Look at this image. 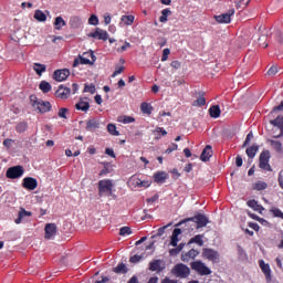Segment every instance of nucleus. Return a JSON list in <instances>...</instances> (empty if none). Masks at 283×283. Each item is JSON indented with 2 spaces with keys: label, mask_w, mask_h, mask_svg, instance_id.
Wrapping results in <instances>:
<instances>
[{
  "label": "nucleus",
  "mask_w": 283,
  "mask_h": 283,
  "mask_svg": "<svg viewBox=\"0 0 283 283\" xmlns=\"http://www.w3.org/2000/svg\"><path fill=\"white\" fill-rule=\"evenodd\" d=\"M189 222H195L197 224V229H203V227H207L209 224V218L207 216L199 213L195 217L184 219L179 221L176 227H182V224H186V227H189Z\"/></svg>",
  "instance_id": "1"
},
{
  "label": "nucleus",
  "mask_w": 283,
  "mask_h": 283,
  "mask_svg": "<svg viewBox=\"0 0 283 283\" xmlns=\"http://www.w3.org/2000/svg\"><path fill=\"white\" fill-rule=\"evenodd\" d=\"M30 102L32 107H36L40 114H48V112H52V104L43 99H38L35 95L30 96Z\"/></svg>",
  "instance_id": "2"
},
{
  "label": "nucleus",
  "mask_w": 283,
  "mask_h": 283,
  "mask_svg": "<svg viewBox=\"0 0 283 283\" xmlns=\"http://www.w3.org/2000/svg\"><path fill=\"white\" fill-rule=\"evenodd\" d=\"M95 62L96 55H94V52H86L74 60L73 67H78V65H94Z\"/></svg>",
  "instance_id": "3"
},
{
  "label": "nucleus",
  "mask_w": 283,
  "mask_h": 283,
  "mask_svg": "<svg viewBox=\"0 0 283 283\" xmlns=\"http://www.w3.org/2000/svg\"><path fill=\"white\" fill-rule=\"evenodd\" d=\"M171 273L175 277H179L180 280H186L189 275H191V269H189L184 263H178L171 269Z\"/></svg>",
  "instance_id": "4"
},
{
  "label": "nucleus",
  "mask_w": 283,
  "mask_h": 283,
  "mask_svg": "<svg viewBox=\"0 0 283 283\" xmlns=\"http://www.w3.org/2000/svg\"><path fill=\"white\" fill-rule=\"evenodd\" d=\"M190 268L192 269V271H196V273L201 276L211 275L212 273L211 269L207 266V264H205V262L202 261L191 262Z\"/></svg>",
  "instance_id": "5"
},
{
  "label": "nucleus",
  "mask_w": 283,
  "mask_h": 283,
  "mask_svg": "<svg viewBox=\"0 0 283 283\" xmlns=\"http://www.w3.org/2000/svg\"><path fill=\"white\" fill-rule=\"evenodd\" d=\"M270 160H271V151L263 150L259 157L260 169H263V171H273V168H271V164H269Z\"/></svg>",
  "instance_id": "6"
},
{
  "label": "nucleus",
  "mask_w": 283,
  "mask_h": 283,
  "mask_svg": "<svg viewBox=\"0 0 283 283\" xmlns=\"http://www.w3.org/2000/svg\"><path fill=\"white\" fill-rule=\"evenodd\" d=\"M114 184L111 179H103L98 181V193L99 196L106 195L112 196Z\"/></svg>",
  "instance_id": "7"
},
{
  "label": "nucleus",
  "mask_w": 283,
  "mask_h": 283,
  "mask_svg": "<svg viewBox=\"0 0 283 283\" xmlns=\"http://www.w3.org/2000/svg\"><path fill=\"white\" fill-rule=\"evenodd\" d=\"M25 174L23 166H13L8 168L6 177L10 178V180H17V178H21Z\"/></svg>",
  "instance_id": "8"
},
{
  "label": "nucleus",
  "mask_w": 283,
  "mask_h": 283,
  "mask_svg": "<svg viewBox=\"0 0 283 283\" xmlns=\"http://www.w3.org/2000/svg\"><path fill=\"white\" fill-rule=\"evenodd\" d=\"M148 269L153 273L154 272L163 273V271H165V269H167V264L160 259H154L153 261L149 262Z\"/></svg>",
  "instance_id": "9"
},
{
  "label": "nucleus",
  "mask_w": 283,
  "mask_h": 283,
  "mask_svg": "<svg viewBox=\"0 0 283 283\" xmlns=\"http://www.w3.org/2000/svg\"><path fill=\"white\" fill-rule=\"evenodd\" d=\"M202 256L210 262H218L220 260V253L211 248H203Z\"/></svg>",
  "instance_id": "10"
},
{
  "label": "nucleus",
  "mask_w": 283,
  "mask_h": 283,
  "mask_svg": "<svg viewBox=\"0 0 283 283\" xmlns=\"http://www.w3.org/2000/svg\"><path fill=\"white\" fill-rule=\"evenodd\" d=\"M235 14V9H230L228 12L214 15L217 23H231V18Z\"/></svg>",
  "instance_id": "11"
},
{
  "label": "nucleus",
  "mask_w": 283,
  "mask_h": 283,
  "mask_svg": "<svg viewBox=\"0 0 283 283\" xmlns=\"http://www.w3.org/2000/svg\"><path fill=\"white\" fill-rule=\"evenodd\" d=\"M22 187L23 189H28V191H34L39 187V181L33 177H25L22 181Z\"/></svg>",
  "instance_id": "12"
},
{
  "label": "nucleus",
  "mask_w": 283,
  "mask_h": 283,
  "mask_svg": "<svg viewBox=\"0 0 283 283\" xmlns=\"http://www.w3.org/2000/svg\"><path fill=\"white\" fill-rule=\"evenodd\" d=\"M88 36H91V39H98V41H107L109 34L107 31L97 28L94 32L88 33Z\"/></svg>",
  "instance_id": "13"
},
{
  "label": "nucleus",
  "mask_w": 283,
  "mask_h": 283,
  "mask_svg": "<svg viewBox=\"0 0 283 283\" xmlns=\"http://www.w3.org/2000/svg\"><path fill=\"white\" fill-rule=\"evenodd\" d=\"M70 76V70L67 69H62V70H56L53 73V78L57 81L59 83L63 81H67V77Z\"/></svg>",
  "instance_id": "14"
},
{
  "label": "nucleus",
  "mask_w": 283,
  "mask_h": 283,
  "mask_svg": "<svg viewBox=\"0 0 283 283\" xmlns=\"http://www.w3.org/2000/svg\"><path fill=\"white\" fill-rule=\"evenodd\" d=\"M44 238L45 240H52L56 235V223H46L44 228Z\"/></svg>",
  "instance_id": "15"
},
{
  "label": "nucleus",
  "mask_w": 283,
  "mask_h": 283,
  "mask_svg": "<svg viewBox=\"0 0 283 283\" xmlns=\"http://www.w3.org/2000/svg\"><path fill=\"white\" fill-rule=\"evenodd\" d=\"M198 255H200V251L191 249L188 252L181 254V262H191V260H196Z\"/></svg>",
  "instance_id": "16"
},
{
  "label": "nucleus",
  "mask_w": 283,
  "mask_h": 283,
  "mask_svg": "<svg viewBox=\"0 0 283 283\" xmlns=\"http://www.w3.org/2000/svg\"><path fill=\"white\" fill-rule=\"evenodd\" d=\"M72 93V90L70 87H64L63 85H60L57 91L55 92L56 98H62V101H65L66 98H70V94Z\"/></svg>",
  "instance_id": "17"
},
{
  "label": "nucleus",
  "mask_w": 283,
  "mask_h": 283,
  "mask_svg": "<svg viewBox=\"0 0 283 283\" xmlns=\"http://www.w3.org/2000/svg\"><path fill=\"white\" fill-rule=\"evenodd\" d=\"M260 269L262 273L265 275L266 282H271L272 276H271V265L264 262V260L259 261Z\"/></svg>",
  "instance_id": "18"
},
{
  "label": "nucleus",
  "mask_w": 283,
  "mask_h": 283,
  "mask_svg": "<svg viewBox=\"0 0 283 283\" xmlns=\"http://www.w3.org/2000/svg\"><path fill=\"white\" fill-rule=\"evenodd\" d=\"M211 156H213V149L211 145H207L201 153L200 160H202V163H209Z\"/></svg>",
  "instance_id": "19"
},
{
  "label": "nucleus",
  "mask_w": 283,
  "mask_h": 283,
  "mask_svg": "<svg viewBox=\"0 0 283 283\" xmlns=\"http://www.w3.org/2000/svg\"><path fill=\"white\" fill-rule=\"evenodd\" d=\"M270 125H273V127H279L281 133H280V135L275 136V138H282V136H283V116H277L275 119H271Z\"/></svg>",
  "instance_id": "20"
},
{
  "label": "nucleus",
  "mask_w": 283,
  "mask_h": 283,
  "mask_svg": "<svg viewBox=\"0 0 283 283\" xmlns=\"http://www.w3.org/2000/svg\"><path fill=\"white\" fill-rule=\"evenodd\" d=\"M182 233V229L176 228L172 231V234L170 237V243L169 247H178V242H180V239L178 238Z\"/></svg>",
  "instance_id": "21"
},
{
  "label": "nucleus",
  "mask_w": 283,
  "mask_h": 283,
  "mask_svg": "<svg viewBox=\"0 0 283 283\" xmlns=\"http://www.w3.org/2000/svg\"><path fill=\"white\" fill-rule=\"evenodd\" d=\"M167 178H169V175L165 171H159L154 174V180L158 185H165V182L167 181Z\"/></svg>",
  "instance_id": "22"
},
{
  "label": "nucleus",
  "mask_w": 283,
  "mask_h": 283,
  "mask_svg": "<svg viewBox=\"0 0 283 283\" xmlns=\"http://www.w3.org/2000/svg\"><path fill=\"white\" fill-rule=\"evenodd\" d=\"M69 25L72 30H78V28L83 25V22L81 21V17L78 15L71 17Z\"/></svg>",
  "instance_id": "23"
},
{
  "label": "nucleus",
  "mask_w": 283,
  "mask_h": 283,
  "mask_svg": "<svg viewBox=\"0 0 283 283\" xmlns=\"http://www.w3.org/2000/svg\"><path fill=\"white\" fill-rule=\"evenodd\" d=\"M32 216V212L27 211L25 209L21 208L18 218L14 220L15 224H21L23 222V218L28 217L30 218Z\"/></svg>",
  "instance_id": "24"
},
{
  "label": "nucleus",
  "mask_w": 283,
  "mask_h": 283,
  "mask_svg": "<svg viewBox=\"0 0 283 283\" xmlns=\"http://www.w3.org/2000/svg\"><path fill=\"white\" fill-rule=\"evenodd\" d=\"M75 109L78 112H88L90 102H85V99L81 98L78 103L75 104Z\"/></svg>",
  "instance_id": "25"
},
{
  "label": "nucleus",
  "mask_w": 283,
  "mask_h": 283,
  "mask_svg": "<svg viewBox=\"0 0 283 283\" xmlns=\"http://www.w3.org/2000/svg\"><path fill=\"white\" fill-rule=\"evenodd\" d=\"M186 243H180L179 245L169 249L168 253L170 255V258H176L177 255H180V253L182 252V249H185Z\"/></svg>",
  "instance_id": "26"
},
{
  "label": "nucleus",
  "mask_w": 283,
  "mask_h": 283,
  "mask_svg": "<svg viewBox=\"0 0 283 283\" xmlns=\"http://www.w3.org/2000/svg\"><path fill=\"white\" fill-rule=\"evenodd\" d=\"M209 114L211 118H220L222 111L220 109V105H212L209 108Z\"/></svg>",
  "instance_id": "27"
},
{
  "label": "nucleus",
  "mask_w": 283,
  "mask_h": 283,
  "mask_svg": "<svg viewBox=\"0 0 283 283\" xmlns=\"http://www.w3.org/2000/svg\"><path fill=\"white\" fill-rule=\"evenodd\" d=\"M258 151H260V146L254 144L247 148L245 154L248 158L253 159V157L258 154Z\"/></svg>",
  "instance_id": "28"
},
{
  "label": "nucleus",
  "mask_w": 283,
  "mask_h": 283,
  "mask_svg": "<svg viewBox=\"0 0 283 283\" xmlns=\"http://www.w3.org/2000/svg\"><path fill=\"white\" fill-rule=\"evenodd\" d=\"M248 207H250V209H253V211H258L259 213H262V211H264V207H262V205L258 203L256 200H249L247 202Z\"/></svg>",
  "instance_id": "29"
},
{
  "label": "nucleus",
  "mask_w": 283,
  "mask_h": 283,
  "mask_svg": "<svg viewBox=\"0 0 283 283\" xmlns=\"http://www.w3.org/2000/svg\"><path fill=\"white\" fill-rule=\"evenodd\" d=\"M140 181L142 179L138 177V175H133L128 180V185L134 189H138L140 187Z\"/></svg>",
  "instance_id": "30"
},
{
  "label": "nucleus",
  "mask_w": 283,
  "mask_h": 283,
  "mask_svg": "<svg viewBox=\"0 0 283 283\" xmlns=\"http://www.w3.org/2000/svg\"><path fill=\"white\" fill-rule=\"evenodd\" d=\"M202 238H205L203 234H197L189 240L188 244H198V247H205V241Z\"/></svg>",
  "instance_id": "31"
},
{
  "label": "nucleus",
  "mask_w": 283,
  "mask_h": 283,
  "mask_svg": "<svg viewBox=\"0 0 283 283\" xmlns=\"http://www.w3.org/2000/svg\"><path fill=\"white\" fill-rule=\"evenodd\" d=\"M140 111L143 114H147L148 116H150L151 112H154V106H151V104L147 102H143L140 104Z\"/></svg>",
  "instance_id": "32"
},
{
  "label": "nucleus",
  "mask_w": 283,
  "mask_h": 283,
  "mask_svg": "<svg viewBox=\"0 0 283 283\" xmlns=\"http://www.w3.org/2000/svg\"><path fill=\"white\" fill-rule=\"evenodd\" d=\"M53 25L55 30H62L65 28V25H67V22L64 21L63 17H56Z\"/></svg>",
  "instance_id": "33"
},
{
  "label": "nucleus",
  "mask_w": 283,
  "mask_h": 283,
  "mask_svg": "<svg viewBox=\"0 0 283 283\" xmlns=\"http://www.w3.org/2000/svg\"><path fill=\"white\" fill-rule=\"evenodd\" d=\"M33 70L35 72V74H38V76H42L43 72H45V70H48V66H45V64L34 63Z\"/></svg>",
  "instance_id": "34"
},
{
  "label": "nucleus",
  "mask_w": 283,
  "mask_h": 283,
  "mask_svg": "<svg viewBox=\"0 0 283 283\" xmlns=\"http://www.w3.org/2000/svg\"><path fill=\"white\" fill-rule=\"evenodd\" d=\"M118 123H123L124 125H129V123H136V118L127 115L119 116L117 118Z\"/></svg>",
  "instance_id": "35"
},
{
  "label": "nucleus",
  "mask_w": 283,
  "mask_h": 283,
  "mask_svg": "<svg viewBox=\"0 0 283 283\" xmlns=\"http://www.w3.org/2000/svg\"><path fill=\"white\" fill-rule=\"evenodd\" d=\"M128 269H127V265L125 263H119L117 266H115L113 269V272L114 273H117V274H123L125 275L127 273Z\"/></svg>",
  "instance_id": "36"
},
{
  "label": "nucleus",
  "mask_w": 283,
  "mask_h": 283,
  "mask_svg": "<svg viewBox=\"0 0 283 283\" xmlns=\"http://www.w3.org/2000/svg\"><path fill=\"white\" fill-rule=\"evenodd\" d=\"M269 187V184H266L265 181H256L255 184H253L252 189H254V191H264V189H266Z\"/></svg>",
  "instance_id": "37"
},
{
  "label": "nucleus",
  "mask_w": 283,
  "mask_h": 283,
  "mask_svg": "<svg viewBox=\"0 0 283 283\" xmlns=\"http://www.w3.org/2000/svg\"><path fill=\"white\" fill-rule=\"evenodd\" d=\"M39 87L41 92H43V94H48L49 92H52V85L50 84V82L42 81Z\"/></svg>",
  "instance_id": "38"
},
{
  "label": "nucleus",
  "mask_w": 283,
  "mask_h": 283,
  "mask_svg": "<svg viewBox=\"0 0 283 283\" xmlns=\"http://www.w3.org/2000/svg\"><path fill=\"white\" fill-rule=\"evenodd\" d=\"M94 129H98V120L90 119L86 123V132H94Z\"/></svg>",
  "instance_id": "39"
},
{
  "label": "nucleus",
  "mask_w": 283,
  "mask_h": 283,
  "mask_svg": "<svg viewBox=\"0 0 283 283\" xmlns=\"http://www.w3.org/2000/svg\"><path fill=\"white\" fill-rule=\"evenodd\" d=\"M136 17L134 15H122L120 22L124 23V25H133Z\"/></svg>",
  "instance_id": "40"
},
{
  "label": "nucleus",
  "mask_w": 283,
  "mask_h": 283,
  "mask_svg": "<svg viewBox=\"0 0 283 283\" xmlns=\"http://www.w3.org/2000/svg\"><path fill=\"white\" fill-rule=\"evenodd\" d=\"M153 134L156 135L155 139L160 140L163 136H167V132L163 127H156V129L153 130Z\"/></svg>",
  "instance_id": "41"
},
{
  "label": "nucleus",
  "mask_w": 283,
  "mask_h": 283,
  "mask_svg": "<svg viewBox=\"0 0 283 283\" xmlns=\"http://www.w3.org/2000/svg\"><path fill=\"white\" fill-rule=\"evenodd\" d=\"M15 132L18 134H23L24 132H28V122H20L15 125Z\"/></svg>",
  "instance_id": "42"
},
{
  "label": "nucleus",
  "mask_w": 283,
  "mask_h": 283,
  "mask_svg": "<svg viewBox=\"0 0 283 283\" xmlns=\"http://www.w3.org/2000/svg\"><path fill=\"white\" fill-rule=\"evenodd\" d=\"M170 14H171V9H169V8L164 9L161 11V15L159 18L160 23H167V21H168L167 17H170Z\"/></svg>",
  "instance_id": "43"
},
{
  "label": "nucleus",
  "mask_w": 283,
  "mask_h": 283,
  "mask_svg": "<svg viewBox=\"0 0 283 283\" xmlns=\"http://www.w3.org/2000/svg\"><path fill=\"white\" fill-rule=\"evenodd\" d=\"M34 19L43 23L48 21V15H45L44 12L41 10H35Z\"/></svg>",
  "instance_id": "44"
},
{
  "label": "nucleus",
  "mask_w": 283,
  "mask_h": 283,
  "mask_svg": "<svg viewBox=\"0 0 283 283\" xmlns=\"http://www.w3.org/2000/svg\"><path fill=\"white\" fill-rule=\"evenodd\" d=\"M270 145H271V147H273V149H275V151L277 154H282V151H283L282 142L272 139V140H270Z\"/></svg>",
  "instance_id": "45"
},
{
  "label": "nucleus",
  "mask_w": 283,
  "mask_h": 283,
  "mask_svg": "<svg viewBox=\"0 0 283 283\" xmlns=\"http://www.w3.org/2000/svg\"><path fill=\"white\" fill-rule=\"evenodd\" d=\"M234 3L237 10H240V8H247L251 3V0H235Z\"/></svg>",
  "instance_id": "46"
},
{
  "label": "nucleus",
  "mask_w": 283,
  "mask_h": 283,
  "mask_svg": "<svg viewBox=\"0 0 283 283\" xmlns=\"http://www.w3.org/2000/svg\"><path fill=\"white\" fill-rule=\"evenodd\" d=\"M107 132L111 134V136H120V133L116 129V126L114 124L107 125Z\"/></svg>",
  "instance_id": "47"
},
{
  "label": "nucleus",
  "mask_w": 283,
  "mask_h": 283,
  "mask_svg": "<svg viewBox=\"0 0 283 283\" xmlns=\"http://www.w3.org/2000/svg\"><path fill=\"white\" fill-rule=\"evenodd\" d=\"M192 105H193L195 107H205V105H207V99L205 98V96H201V97L197 98V99L192 103Z\"/></svg>",
  "instance_id": "48"
},
{
  "label": "nucleus",
  "mask_w": 283,
  "mask_h": 283,
  "mask_svg": "<svg viewBox=\"0 0 283 283\" xmlns=\"http://www.w3.org/2000/svg\"><path fill=\"white\" fill-rule=\"evenodd\" d=\"M69 112L70 111L65 107L60 108L59 112H57L59 118H64L65 120H67V113Z\"/></svg>",
  "instance_id": "49"
},
{
  "label": "nucleus",
  "mask_w": 283,
  "mask_h": 283,
  "mask_svg": "<svg viewBox=\"0 0 283 283\" xmlns=\"http://www.w3.org/2000/svg\"><path fill=\"white\" fill-rule=\"evenodd\" d=\"M84 92H88V94H96V86L94 84H85Z\"/></svg>",
  "instance_id": "50"
},
{
  "label": "nucleus",
  "mask_w": 283,
  "mask_h": 283,
  "mask_svg": "<svg viewBox=\"0 0 283 283\" xmlns=\"http://www.w3.org/2000/svg\"><path fill=\"white\" fill-rule=\"evenodd\" d=\"M119 235H132V228H129V227L120 228Z\"/></svg>",
  "instance_id": "51"
},
{
  "label": "nucleus",
  "mask_w": 283,
  "mask_h": 283,
  "mask_svg": "<svg viewBox=\"0 0 283 283\" xmlns=\"http://www.w3.org/2000/svg\"><path fill=\"white\" fill-rule=\"evenodd\" d=\"M260 48H269V43L266 42V35H261L259 38Z\"/></svg>",
  "instance_id": "52"
},
{
  "label": "nucleus",
  "mask_w": 283,
  "mask_h": 283,
  "mask_svg": "<svg viewBox=\"0 0 283 283\" xmlns=\"http://www.w3.org/2000/svg\"><path fill=\"white\" fill-rule=\"evenodd\" d=\"M142 260H143V255L135 254L130 256L129 262L132 264H138V262H140Z\"/></svg>",
  "instance_id": "53"
},
{
  "label": "nucleus",
  "mask_w": 283,
  "mask_h": 283,
  "mask_svg": "<svg viewBox=\"0 0 283 283\" xmlns=\"http://www.w3.org/2000/svg\"><path fill=\"white\" fill-rule=\"evenodd\" d=\"M148 187H151V181L142 179L138 189H148Z\"/></svg>",
  "instance_id": "54"
},
{
  "label": "nucleus",
  "mask_w": 283,
  "mask_h": 283,
  "mask_svg": "<svg viewBox=\"0 0 283 283\" xmlns=\"http://www.w3.org/2000/svg\"><path fill=\"white\" fill-rule=\"evenodd\" d=\"M125 72V66H118L115 69L114 73L112 74V78H116L118 74H123Z\"/></svg>",
  "instance_id": "55"
},
{
  "label": "nucleus",
  "mask_w": 283,
  "mask_h": 283,
  "mask_svg": "<svg viewBox=\"0 0 283 283\" xmlns=\"http://www.w3.org/2000/svg\"><path fill=\"white\" fill-rule=\"evenodd\" d=\"M90 25H98V17L96 14H92L88 19Z\"/></svg>",
  "instance_id": "56"
},
{
  "label": "nucleus",
  "mask_w": 283,
  "mask_h": 283,
  "mask_svg": "<svg viewBox=\"0 0 283 283\" xmlns=\"http://www.w3.org/2000/svg\"><path fill=\"white\" fill-rule=\"evenodd\" d=\"M251 140H253V132H250V133L247 135L245 140H244L242 147H247L248 145H250V144H251Z\"/></svg>",
  "instance_id": "57"
},
{
  "label": "nucleus",
  "mask_w": 283,
  "mask_h": 283,
  "mask_svg": "<svg viewBox=\"0 0 283 283\" xmlns=\"http://www.w3.org/2000/svg\"><path fill=\"white\" fill-rule=\"evenodd\" d=\"M172 223H168L167 226H164L161 228H159L157 230V238H160L161 235H165V230L168 228V227H171Z\"/></svg>",
  "instance_id": "58"
},
{
  "label": "nucleus",
  "mask_w": 283,
  "mask_h": 283,
  "mask_svg": "<svg viewBox=\"0 0 283 283\" xmlns=\"http://www.w3.org/2000/svg\"><path fill=\"white\" fill-rule=\"evenodd\" d=\"M169 54H171V50H169V49H164L163 55H161V61H163V63H165V61H167V59H169Z\"/></svg>",
  "instance_id": "59"
},
{
  "label": "nucleus",
  "mask_w": 283,
  "mask_h": 283,
  "mask_svg": "<svg viewBox=\"0 0 283 283\" xmlns=\"http://www.w3.org/2000/svg\"><path fill=\"white\" fill-rule=\"evenodd\" d=\"M172 151H178V144H171V145L166 149V154H171Z\"/></svg>",
  "instance_id": "60"
},
{
  "label": "nucleus",
  "mask_w": 283,
  "mask_h": 283,
  "mask_svg": "<svg viewBox=\"0 0 283 283\" xmlns=\"http://www.w3.org/2000/svg\"><path fill=\"white\" fill-rule=\"evenodd\" d=\"M275 40L277 41V43H282L283 42V33L282 31H276L274 34Z\"/></svg>",
  "instance_id": "61"
},
{
  "label": "nucleus",
  "mask_w": 283,
  "mask_h": 283,
  "mask_svg": "<svg viewBox=\"0 0 283 283\" xmlns=\"http://www.w3.org/2000/svg\"><path fill=\"white\" fill-rule=\"evenodd\" d=\"M275 74H277V66H271V67L268 70V75H269V76H275Z\"/></svg>",
  "instance_id": "62"
},
{
  "label": "nucleus",
  "mask_w": 283,
  "mask_h": 283,
  "mask_svg": "<svg viewBox=\"0 0 283 283\" xmlns=\"http://www.w3.org/2000/svg\"><path fill=\"white\" fill-rule=\"evenodd\" d=\"M161 283H178V281L165 277L164 280H161Z\"/></svg>",
  "instance_id": "63"
},
{
  "label": "nucleus",
  "mask_w": 283,
  "mask_h": 283,
  "mask_svg": "<svg viewBox=\"0 0 283 283\" xmlns=\"http://www.w3.org/2000/svg\"><path fill=\"white\" fill-rule=\"evenodd\" d=\"M279 187H281V189H283V176H282V172L279 174Z\"/></svg>",
  "instance_id": "64"
}]
</instances>
